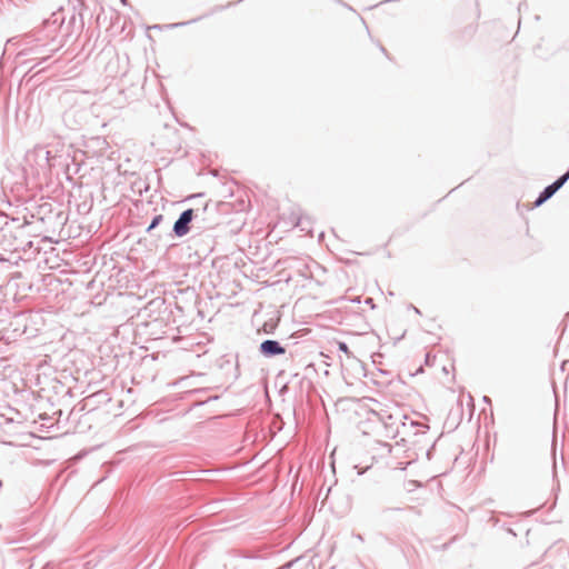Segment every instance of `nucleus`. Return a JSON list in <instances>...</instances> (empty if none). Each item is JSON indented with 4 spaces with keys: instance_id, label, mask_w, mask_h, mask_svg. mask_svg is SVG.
Segmentation results:
<instances>
[{
    "instance_id": "obj_1",
    "label": "nucleus",
    "mask_w": 569,
    "mask_h": 569,
    "mask_svg": "<svg viewBox=\"0 0 569 569\" xmlns=\"http://www.w3.org/2000/svg\"><path fill=\"white\" fill-rule=\"evenodd\" d=\"M568 179H569V171L566 174H563L562 177H560L556 182L548 186L542 191V193L539 196V198L536 200L535 206L538 207V206L542 204L546 200H548L550 197H552L553 193L556 191H558Z\"/></svg>"
},
{
    "instance_id": "obj_4",
    "label": "nucleus",
    "mask_w": 569,
    "mask_h": 569,
    "mask_svg": "<svg viewBox=\"0 0 569 569\" xmlns=\"http://www.w3.org/2000/svg\"><path fill=\"white\" fill-rule=\"evenodd\" d=\"M338 348H339L343 353H346V355H347V357H351V352H350V350H349L348 346H347L345 342L339 341V342H338Z\"/></svg>"
},
{
    "instance_id": "obj_3",
    "label": "nucleus",
    "mask_w": 569,
    "mask_h": 569,
    "mask_svg": "<svg viewBox=\"0 0 569 569\" xmlns=\"http://www.w3.org/2000/svg\"><path fill=\"white\" fill-rule=\"evenodd\" d=\"M260 351L264 356H274L284 353V348L274 340H266L260 345Z\"/></svg>"
},
{
    "instance_id": "obj_2",
    "label": "nucleus",
    "mask_w": 569,
    "mask_h": 569,
    "mask_svg": "<svg viewBox=\"0 0 569 569\" xmlns=\"http://www.w3.org/2000/svg\"><path fill=\"white\" fill-rule=\"evenodd\" d=\"M193 218V210L188 209L183 211L180 218L176 221L173 226V231L177 236L182 237L189 232V223Z\"/></svg>"
},
{
    "instance_id": "obj_5",
    "label": "nucleus",
    "mask_w": 569,
    "mask_h": 569,
    "mask_svg": "<svg viewBox=\"0 0 569 569\" xmlns=\"http://www.w3.org/2000/svg\"><path fill=\"white\" fill-rule=\"evenodd\" d=\"M162 220V216L161 214H158L153 218L151 224L149 226L148 230H151L153 228H156Z\"/></svg>"
}]
</instances>
